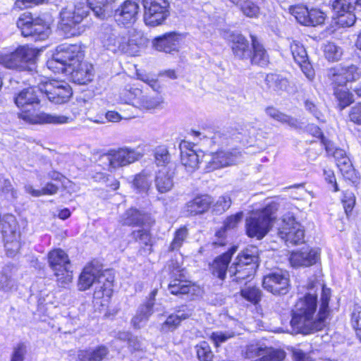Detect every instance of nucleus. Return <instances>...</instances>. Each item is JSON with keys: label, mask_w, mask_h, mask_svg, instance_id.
Returning <instances> with one entry per match:
<instances>
[{"label": "nucleus", "mask_w": 361, "mask_h": 361, "mask_svg": "<svg viewBox=\"0 0 361 361\" xmlns=\"http://www.w3.org/2000/svg\"><path fill=\"white\" fill-rule=\"evenodd\" d=\"M240 157V152L220 151L207 156L206 169L207 171L236 164Z\"/></svg>", "instance_id": "obj_21"}, {"label": "nucleus", "mask_w": 361, "mask_h": 361, "mask_svg": "<svg viewBox=\"0 0 361 361\" xmlns=\"http://www.w3.org/2000/svg\"><path fill=\"white\" fill-rule=\"evenodd\" d=\"M309 23H307L306 26H317L322 25L324 23L326 19V15L322 11L316 8L309 9L308 13Z\"/></svg>", "instance_id": "obj_49"}, {"label": "nucleus", "mask_w": 361, "mask_h": 361, "mask_svg": "<svg viewBox=\"0 0 361 361\" xmlns=\"http://www.w3.org/2000/svg\"><path fill=\"white\" fill-rule=\"evenodd\" d=\"M267 89L277 94L287 92L290 87L288 80L281 75L276 73L267 74L265 78Z\"/></svg>", "instance_id": "obj_33"}, {"label": "nucleus", "mask_w": 361, "mask_h": 361, "mask_svg": "<svg viewBox=\"0 0 361 361\" xmlns=\"http://www.w3.org/2000/svg\"><path fill=\"white\" fill-rule=\"evenodd\" d=\"M37 53V49L27 45L19 46L12 51L0 52V65L10 70L25 71Z\"/></svg>", "instance_id": "obj_4"}, {"label": "nucleus", "mask_w": 361, "mask_h": 361, "mask_svg": "<svg viewBox=\"0 0 361 361\" xmlns=\"http://www.w3.org/2000/svg\"><path fill=\"white\" fill-rule=\"evenodd\" d=\"M233 333H223V332H214L211 335L210 338L216 347L219 345L221 343L225 342L228 338L233 337Z\"/></svg>", "instance_id": "obj_59"}, {"label": "nucleus", "mask_w": 361, "mask_h": 361, "mask_svg": "<svg viewBox=\"0 0 361 361\" xmlns=\"http://www.w3.org/2000/svg\"><path fill=\"white\" fill-rule=\"evenodd\" d=\"M317 309V296L310 293L299 299L295 304L290 325L294 333L310 334L325 326L324 318L314 317Z\"/></svg>", "instance_id": "obj_3"}, {"label": "nucleus", "mask_w": 361, "mask_h": 361, "mask_svg": "<svg viewBox=\"0 0 361 361\" xmlns=\"http://www.w3.org/2000/svg\"><path fill=\"white\" fill-rule=\"evenodd\" d=\"M99 38L104 47L114 53L130 54L129 38L127 34L119 33L116 30L106 25L102 27V32L99 33Z\"/></svg>", "instance_id": "obj_12"}, {"label": "nucleus", "mask_w": 361, "mask_h": 361, "mask_svg": "<svg viewBox=\"0 0 361 361\" xmlns=\"http://www.w3.org/2000/svg\"><path fill=\"white\" fill-rule=\"evenodd\" d=\"M142 91L139 88H130L126 90L123 92V102L128 104H131L135 106L136 101H139V98L141 97Z\"/></svg>", "instance_id": "obj_53"}, {"label": "nucleus", "mask_w": 361, "mask_h": 361, "mask_svg": "<svg viewBox=\"0 0 361 361\" xmlns=\"http://www.w3.org/2000/svg\"><path fill=\"white\" fill-rule=\"evenodd\" d=\"M331 291L330 289L322 287L321 295V305L319 307V317L326 320L329 314V302L330 300Z\"/></svg>", "instance_id": "obj_50"}, {"label": "nucleus", "mask_w": 361, "mask_h": 361, "mask_svg": "<svg viewBox=\"0 0 361 361\" xmlns=\"http://www.w3.org/2000/svg\"><path fill=\"white\" fill-rule=\"evenodd\" d=\"M322 142L325 146L328 154L333 156L336 161L346 156L345 152L343 149L335 147L334 145L331 141L326 140L322 137Z\"/></svg>", "instance_id": "obj_54"}, {"label": "nucleus", "mask_w": 361, "mask_h": 361, "mask_svg": "<svg viewBox=\"0 0 361 361\" xmlns=\"http://www.w3.org/2000/svg\"><path fill=\"white\" fill-rule=\"evenodd\" d=\"M319 256V249H306L293 252L290 257V263L293 267H310L317 262Z\"/></svg>", "instance_id": "obj_25"}, {"label": "nucleus", "mask_w": 361, "mask_h": 361, "mask_svg": "<svg viewBox=\"0 0 361 361\" xmlns=\"http://www.w3.org/2000/svg\"><path fill=\"white\" fill-rule=\"evenodd\" d=\"M183 39L182 34L176 32H167L154 38L152 46L159 51L173 54L179 51Z\"/></svg>", "instance_id": "obj_19"}, {"label": "nucleus", "mask_w": 361, "mask_h": 361, "mask_svg": "<svg viewBox=\"0 0 361 361\" xmlns=\"http://www.w3.org/2000/svg\"><path fill=\"white\" fill-rule=\"evenodd\" d=\"M243 216V212H238L235 215H231L228 217L224 221L225 229H232L237 226V225L241 221Z\"/></svg>", "instance_id": "obj_58"}, {"label": "nucleus", "mask_w": 361, "mask_h": 361, "mask_svg": "<svg viewBox=\"0 0 361 361\" xmlns=\"http://www.w3.org/2000/svg\"><path fill=\"white\" fill-rule=\"evenodd\" d=\"M334 11L338 13V23L342 27H350L356 20L355 11L361 8V0H335Z\"/></svg>", "instance_id": "obj_15"}, {"label": "nucleus", "mask_w": 361, "mask_h": 361, "mask_svg": "<svg viewBox=\"0 0 361 361\" xmlns=\"http://www.w3.org/2000/svg\"><path fill=\"white\" fill-rule=\"evenodd\" d=\"M192 314V310L183 307L174 313L169 314L166 319L161 324L160 331L166 334L174 331L180 325L181 322Z\"/></svg>", "instance_id": "obj_24"}, {"label": "nucleus", "mask_w": 361, "mask_h": 361, "mask_svg": "<svg viewBox=\"0 0 361 361\" xmlns=\"http://www.w3.org/2000/svg\"><path fill=\"white\" fill-rule=\"evenodd\" d=\"M16 289L17 284L15 279L4 271L0 272V290L11 292Z\"/></svg>", "instance_id": "obj_47"}, {"label": "nucleus", "mask_w": 361, "mask_h": 361, "mask_svg": "<svg viewBox=\"0 0 361 361\" xmlns=\"http://www.w3.org/2000/svg\"><path fill=\"white\" fill-rule=\"evenodd\" d=\"M231 204V200L228 196H221L216 201L209 195H204V212H211L213 214H221L227 210Z\"/></svg>", "instance_id": "obj_29"}, {"label": "nucleus", "mask_w": 361, "mask_h": 361, "mask_svg": "<svg viewBox=\"0 0 361 361\" xmlns=\"http://www.w3.org/2000/svg\"><path fill=\"white\" fill-rule=\"evenodd\" d=\"M169 270L171 271L172 276L168 286V289L173 295H184L187 293L194 294L197 290V286L190 281L186 280L185 276L183 273V269L180 266L173 262L169 266Z\"/></svg>", "instance_id": "obj_13"}, {"label": "nucleus", "mask_w": 361, "mask_h": 361, "mask_svg": "<svg viewBox=\"0 0 361 361\" xmlns=\"http://www.w3.org/2000/svg\"><path fill=\"white\" fill-rule=\"evenodd\" d=\"M140 11L137 0H126L114 11L115 20L124 25L134 23Z\"/></svg>", "instance_id": "obj_20"}, {"label": "nucleus", "mask_w": 361, "mask_h": 361, "mask_svg": "<svg viewBox=\"0 0 361 361\" xmlns=\"http://www.w3.org/2000/svg\"><path fill=\"white\" fill-rule=\"evenodd\" d=\"M258 250L256 247L246 248L228 269L233 281L241 283L252 276L257 267Z\"/></svg>", "instance_id": "obj_6"}, {"label": "nucleus", "mask_w": 361, "mask_h": 361, "mask_svg": "<svg viewBox=\"0 0 361 361\" xmlns=\"http://www.w3.org/2000/svg\"><path fill=\"white\" fill-rule=\"evenodd\" d=\"M240 293L243 298L253 304H257L262 297L261 290L256 287H248L242 289Z\"/></svg>", "instance_id": "obj_48"}, {"label": "nucleus", "mask_w": 361, "mask_h": 361, "mask_svg": "<svg viewBox=\"0 0 361 361\" xmlns=\"http://www.w3.org/2000/svg\"><path fill=\"white\" fill-rule=\"evenodd\" d=\"M235 252V248H231L228 252L219 256L214 260L210 265V269L212 274L221 280H224L226 276V271L228 269V264L231 261L233 254Z\"/></svg>", "instance_id": "obj_30"}, {"label": "nucleus", "mask_w": 361, "mask_h": 361, "mask_svg": "<svg viewBox=\"0 0 361 361\" xmlns=\"http://www.w3.org/2000/svg\"><path fill=\"white\" fill-rule=\"evenodd\" d=\"M342 202L343 204L345 212L348 216L355 204V196L353 192L346 191L343 195Z\"/></svg>", "instance_id": "obj_55"}, {"label": "nucleus", "mask_w": 361, "mask_h": 361, "mask_svg": "<svg viewBox=\"0 0 361 361\" xmlns=\"http://www.w3.org/2000/svg\"><path fill=\"white\" fill-rule=\"evenodd\" d=\"M349 116L353 122L361 124V102L351 109Z\"/></svg>", "instance_id": "obj_61"}, {"label": "nucleus", "mask_w": 361, "mask_h": 361, "mask_svg": "<svg viewBox=\"0 0 361 361\" xmlns=\"http://www.w3.org/2000/svg\"><path fill=\"white\" fill-rule=\"evenodd\" d=\"M89 14L88 6L85 3H78L63 8L60 13L61 28L71 36L80 35L85 28L80 23Z\"/></svg>", "instance_id": "obj_5"}, {"label": "nucleus", "mask_w": 361, "mask_h": 361, "mask_svg": "<svg viewBox=\"0 0 361 361\" xmlns=\"http://www.w3.org/2000/svg\"><path fill=\"white\" fill-rule=\"evenodd\" d=\"M149 216L135 208L128 209L122 216V223L127 226H140L148 223Z\"/></svg>", "instance_id": "obj_35"}, {"label": "nucleus", "mask_w": 361, "mask_h": 361, "mask_svg": "<svg viewBox=\"0 0 361 361\" xmlns=\"http://www.w3.org/2000/svg\"><path fill=\"white\" fill-rule=\"evenodd\" d=\"M334 94L339 102L341 109L350 105L353 101V96L345 86H334Z\"/></svg>", "instance_id": "obj_39"}, {"label": "nucleus", "mask_w": 361, "mask_h": 361, "mask_svg": "<svg viewBox=\"0 0 361 361\" xmlns=\"http://www.w3.org/2000/svg\"><path fill=\"white\" fill-rule=\"evenodd\" d=\"M144 20L147 25L159 26L169 16V3L167 0H143Z\"/></svg>", "instance_id": "obj_11"}, {"label": "nucleus", "mask_w": 361, "mask_h": 361, "mask_svg": "<svg viewBox=\"0 0 361 361\" xmlns=\"http://www.w3.org/2000/svg\"><path fill=\"white\" fill-rule=\"evenodd\" d=\"M290 51L295 61L298 64H302L308 60L307 51L300 42L293 41L290 44Z\"/></svg>", "instance_id": "obj_40"}, {"label": "nucleus", "mask_w": 361, "mask_h": 361, "mask_svg": "<svg viewBox=\"0 0 361 361\" xmlns=\"http://www.w3.org/2000/svg\"><path fill=\"white\" fill-rule=\"evenodd\" d=\"M274 205H267L262 210L252 212L246 219V232L249 237L262 239L269 232L274 219Z\"/></svg>", "instance_id": "obj_7"}, {"label": "nucleus", "mask_w": 361, "mask_h": 361, "mask_svg": "<svg viewBox=\"0 0 361 361\" xmlns=\"http://www.w3.org/2000/svg\"><path fill=\"white\" fill-rule=\"evenodd\" d=\"M27 193L35 197L44 195H53L58 192V187L53 183H49L40 190L35 189L30 184H26L24 187Z\"/></svg>", "instance_id": "obj_38"}, {"label": "nucleus", "mask_w": 361, "mask_h": 361, "mask_svg": "<svg viewBox=\"0 0 361 361\" xmlns=\"http://www.w3.org/2000/svg\"><path fill=\"white\" fill-rule=\"evenodd\" d=\"M17 26L25 37H33L36 40H44L50 33L49 23L41 18H33L30 13L22 14Z\"/></svg>", "instance_id": "obj_8"}, {"label": "nucleus", "mask_w": 361, "mask_h": 361, "mask_svg": "<svg viewBox=\"0 0 361 361\" xmlns=\"http://www.w3.org/2000/svg\"><path fill=\"white\" fill-rule=\"evenodd\" d=\"M134 237L141 243L148 245L151 244V237L149 232L146 230H139L133 233Z\"/></svg>", "instance_id": "obj_60"}, {"label": "nucleus", "mask_w": 361, "mask_h": 361, "mask_svg": "<svg viewBox=\"0 0 361 361\" xmlns=\"http://www.w3.org/2000/svg\"><path fill=\"white\" fill-rule=\"evenodd\" d=\"M161 102L160 97H151L142 94L139 101H136L135 106L142 109H152L159 106Z\"/></svg>", "instance_id": "obj_44"}, {"label": "nucleus", "mask_w": 361, "mask_h": 361, "mask_svg": "<svg viewBox=\"0 0 361 361\" xmlns=\"http://www.w3.org/2000/svg\"><path fill=\"white\" fill-rule=\"evenodd\" d=\"M103 273L99 269L93 264H88L83 269L78 279V289L80 290H86L92 285L96 284L99 278L102 276Z\"/></svg>", "instance_id": "obj_26"}, {"label": "nucleus", "mask_w": 361, "mask_h": 361, "mask_svg": "<svg viewBox=\"0 0 361 361\" xmlns=\"http://www.w3.org/2000/svg\"><path fill=\"white\" fill-rule=\"evenodd\" d=\"M188 235L186 228H180L175 233L173 241L171 242L169 250L171 251L178 250L183 245Z\"/></svg>", "instance_id": "obj_52"}, {"label": "nucleus", "mask_w": 361, "mask_h": 361, "mask_svg": "<svg viewBox=\"0 0 361 361\" xmlns=\"http://www.w3.org/2000/svg\"><path fill=\"white\" fill-rule=\"evenodd\" d=\"M336 164L345 178L353 180L355 177V170L353 168L351 161L347 155L342 159H338L336 161Z\"/></svg>", "instance_id": "obj_42"}, {"label": "nucleus", "mask_w": 361, "mask_h": 361, "mask_svg": "<svg viewBox=\"0 0 361 361\" xmlns=\"http://www.w3.org/2000/svg\"><path fill=\"white\" fill-rule=\"evenodd\" d=\"M169 161V154L164 148L158 149L155 152V162L158 166H165Z\"/></svg>", "instance_id": "obj_57"}, {"label": "nucleus", "mask_w": 361, "mask_h": 361, "mask_svg": "<svg viewBox=\"0 0 361 361\" xmlns=\"http://www.w3.org/2000/svg\"><path fill=\"white\" fill-rule=\"evenodd\" d=\"M186 212L188 215H197L203 212V197L202 195L196 196L186 204Z\"/></svg>", "instance_id": "obj_46"}, {"label": "nucleus", "mask_w": 361, "mask_h": 361, "mask_svg": "<svg viewBox=\"0 0 361 361\" xmlns=\"http://www.w3.org/2000/svg\"><path fill=\"white\" fill-rule=\"evenodd\" d=\"M109 353V350L104 345L95 348L79 350L76 355V361H102Z\"/></svg>", "instance_id": "obj_31"}, {"label": "nucleus", "mask_w": 361, "mask_h": 361, "mask_svg": "<svg viewBox=\"0 0 361 361\" xmlns=\"http://www.w3.org/2000/svg\"><path fill=\"white\" fill-rule=\"evenodd\" d=\"M233 4L238 5L240 7L243 13L250 18L257 17L259 8L252 1L250 0H231Z\"/></svg>", "instance_id": "obj_41"}, {"label": "nucleus", "mask_w": 361, "mask_h": 361, "mask_svg": "<svg viewBox=\"0 0 361 361\" xmlns=\"http://www.w3.org/2000/svg\"><path fill=\"white\" fill-rule=\"evenodd\" d=\"M305 109L311 113L317 119H321L322 113L317 109V106L311 101L306 100L305 102Z\"/></svg>", "instance_id": "obj_63"}, {"label": "nucleus", "mask_w": 361, "mask_h": 361, "mask_svg": "<svg viewBox=\"0 0 361 361\" xmlns=\"http://www.w3.org/2000/svg\"><path fill=\"white\" fill-rule=\"evenodd\" d=\"M252 39V54H250V63L254 65L265 66L269 63V59L267 51L257 39V38L251 35Z\"/></svg>", "instance_id": "obj_32"}, {"label": "nucleus", "mask_w": 361, "mask_h": 361, "mask_svg": "<svg viewBox=\"0 0 361 361\" xmlns=\"http://www.w3.org/2000/svg\"><path fill=\"white\" fill-rule=\"evenodd\" d=\"M152 186V175L150 173L142 171L135 176L133 180V187L135 191L140 195H147Z\"/></svg>", "instance_id": "obj_36"}, {"label": "nucleus", "mask_w": 361, "mask_h": 361, "mask_svg": "<svg viewBox=\"0 0 361 361\" xmlns=\"http://www.w3.org/2000/svg\"><path fill=\"white\" fill-rule=\"evenodd\" d=\"M153 312L152 302H146L140 305L131 319L133 326L135 329H140L148 321Z\"/></svg>", "instance_id": "obj_34"}, {"label": "nucleus", "mask_w": 361, "mask_h": 361, "mask_svg": "<svg viewBox=\"0 0 361 361\" xmlns=\"http://www.w3.org/2000/svg\"><path fill=\"white\" fill-rule=\"evenodd\" d=\"M123 337H121L123 339H127L128 345L130 348L134 350H139L141 348L140 342L137 337L133 336L128 333H124L122 334Z\"/></svg>", "instance_id": "obj_62"}, {"label": "nucleus", "mask_w": 361, "mask_h": 361, "mask_svg": "<svg viewBox=\"0 0 361 361\" xmlns=\"http://www.w3.org/2000/svg\"><path fill=\"white\" fill-rule=\"evenodd\" d=\"M327 75L334 86H345L348 82H355L361 78V68L355 65L337 66L329 68Z\"/></svg>", "instance_id": "obj_16"}, {"label": "nucleus", "mask_w": 361, "mask_h": 361, "mask_svg": "<svg viewBox=\"0 0 361 361\" xmlns=\"http://www.w3.org/2000/svg\"><path fill=\"white\" fill-rule=\"evenodd\" d=\"M264 288L274 295H285L289 290V276L287 271L276 270L264 276Z\"/></svg>", "instance_id": "obj_17"}, {"label": "nucleus", "mask_w": 361, "mask_h": 361, "mask_svg": "<svg viewBox=\"0 0 361 361\" xmlns=\"http://www.w3.org/2000/svg\"><path fill=\"white\" fill-rule=\"evenodd\" d=\"M48 259L59 284L64 286L71 283L73 274L69 269L70 262L66 252L61 249L54 250L49 253Z\"/></svg>", "instance_id": "obj_9"}, {"label": "nucleus", "mask_w": 361, "mask_h": 361, "mask_svg": "<svg viewBox=\"0 0 361 361\" xmlns=\"http://www.w3.org/2000/svg\"><path fill=\"white\" fill-rule=\"evenodd\" d=\"M265 111L269 116L277 121L286 123L293 128H296L298 127V121L296 118L288 116L274 107H268Z\"/></svg>", "instance_id": "obj_37"}, {"label": "nucleus", "mask_w": 361, "mask_h": 361, "mask_svg": "<svg viewBox=\"0 0 361 361\" xmlns=\"http://www.w3.org/2000/svg\"><path fill=\"white\" fill-rule=\"evenodd\" d=\"M227 37L234 56L240 60H248L252 54L248 40L239 33H230Z\"/></svg>", "instance_id": "obj_23"}, {"label": "nucleus", "mask_w": 361, "mask_h": 361, "mask_svg": "<svg viewBox=\"0 0 361 361\" xmlns=\"http://www.w3.org/2000/svg\"><path fill=\"white\" fill-rule=\"evenodd\" d=\"M181 163L189 172L194 171L198 168L200 154L202 150L196 149V145L192 142L183 141L180 144Z\"/></svg>", "instance_id": "obj_22"}, {"label": "nucleus", "mask_w": 361, "mask_h": 361, "mask_svg": "<svg viewBox=\"0 0 361 361\" xmlns=\"http://www.w3.org/2000/svg\"><path fill=\"white\" fill-rule=\"evenodd\" d=\"M141 157L137 150L126 147L109 151L101 156V160L106 162L108 170L111 171L134 163Z\"/></svg>", "instance_id": "obj_10"}, {"label": "nucleus", "mask_w": 361, "mask_h": 361, "mask_svg": "<svg viewBox=\"0 0 361 361\" xmlns=\"http://www.w3.org/2000/svg\"><path fill=\"white\" fill-rule=\"evenodd\" d=\"M290 13L295 17L296 20L303 25H307L308 20L309 9L304 5H296L290 8Z\"/></svg>", "instance_id": "obj_43"}, {"label": "nucleus", "mask_w": 361, "mask_h": 361, "mask_svg": "<svg viewBox=\"0 0 361 361\" xmlns=\"http://www.w3.org/2000/svg\"><path fill=\"white\" fill-rule=\"evenodd\" d=\"M174 171L170 167L164 166L159 170L155 178V185L160 193H166L173 187Z\"/></svg>", "instance_id": "obj_28"}, {"label": "nucleus", "mask_w": 361, "mask_h": 361, "mask_svg": "<svg viewBox=\"0 0 361 361\" xmlns=\"http://www.w3.org/2000/svg\"><path fill=\"white\" fill-rule=\"evenodd\" d=\"M49 68L70 75L73 81L79 85L90 82L93 78V66L81 60V54L76 46L59 47L52 59L48 61Z\"/></svg>", "instance_id": "obj_1"}, {"label": "nucleus", "mask_w": 361, "mask_h": 361, "mask_svg": "<svg viewBox=\"0 0 361 361\" xmlns=\"http://www.w3.org/2000/svg\"><path fill=\"white\" fill-rule=\"evenodd\" d=\"M279 235L287 245H297L304 241L305 232L293 216L288 214L283 216V225L279 229Z\"/></svg>", "instance_id": "obj_14"}, {"label": "nucleus", "mask_w": 361, "mask_h": 361, "mask_svg": "<svg viewBox=\"0 0 361 361\" xmlns=\"http://www.w3.org/2000/svg\"><path fill=\"white\" fill-rule=\"evenodd\" d=\"M40 89L36 87H28L18 92L13 101L21 111L18 117L30 124H64L71 122V118L64 115L47 114L45 112L34 113L30 107L39 103L38 92Z\"/></svg>", "instance_id": "obj_2"}, {"label": "nucleus", "mask_w": 361, "mask_h": 361, "mask_svg": "<svg viewBox=\"0 0 361 361\" xmlns=\"http://www.w3.org/2000/svg\"><path fill=\"white\" fill-rule=\"evenodd\" d=\"M113 276L109 273H104L99 278L95 284L94 299H104L107 302L113 293Z\"/></svg>", "instance_id": "obj_27"}, {"label": "nucleus", "mask_w": 361, "mask_h": 361, "mask_svg": "<svg viewBox=\"0 0 361 361\" xmlns=\"http://www.w3.org/2000/svg\"><path fill=\"white\" fill-rule=\"evenodd\" d=\"M40 91L44 92L50 102L59 104L67 102L73 94L71 87L64 81L46 82Z\"/></svg>", "instance_id": "obj_18"}, {"label": "nucleus", "mask_w": 361, "mask_h": 361, "mask_svg": "<svg viewBox=\"0 0 361 361\" xmlns=\"http://www.w3.org/2000/svg\"><path fill=\"white\" fill-rule=\"evenodd\" d=\"M298 65L300 66L301 70L308 79L312 80L314 78V73L308 60L305 63H302V64Z\"/></svg>", "instance_id": "obj_64"}, {"label": "nucleus", "mask_w": 361, "mask_h": 361, "mask_svg": "<svg viewBox=\"0 0 361 361\" xmlns=\"http://www.w3.org/2000/svg\"><path fill=\"white\" fill-rule=\"evenodd\" d=\"M26 353V345L24 343H19L13 348L11 361H24Z\"/></svg>", "instance_id": "obj_56"}, {"label": "nucleus", "mask_w": 361, "mask_h": 361, "mask_svg": "<svg viewBox=\"0 0 361 361\" xmlns=\"http://www.w3.org/2000/svg\"><path fill=\"white\" fill-rule=\"evenodd\" d=\"M324 53L326 59L329 61H338L342 56L341 49L332 42L324 45Z\"/></svg>", "instance_id": "obj_45"}, {"label": "nucleus", "mask_w": 361, "mask_h": 361, "mask_svg": "<svg viewBox=\"0 0 361 361\" xmlns=\"http://www.w3.org/2000/svg\"><path fill=\"white\" fill-rule=\"evenodd\" d=\"M351 324L355 329L357 336L361 341V306L355 305L351 314Z\"/></svg>", "instance_id": "obj_51"}]
</instances>
